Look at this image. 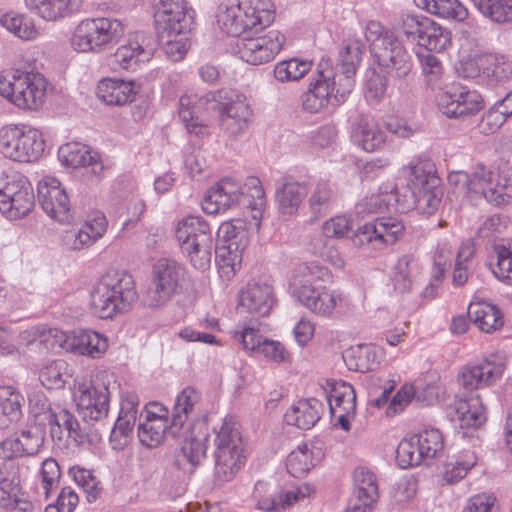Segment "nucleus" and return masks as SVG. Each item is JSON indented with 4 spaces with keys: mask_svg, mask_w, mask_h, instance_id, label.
<instances>
[{
    "mask_svg": "<svg viewBox=\"0 0 512 512\" xmlns=\"http://www.w3.org/2000/svg\"><path fill=\"white\" fill-rule=\"evenodd\" d=\"M185 267L175 260L161 258L152 268V279L142 295V304L148 308H161L179 293L185 277Z\"/></svg>",
    "mask_w": 512,
    "mask_h": 512,
    "instance_id": "11",
    "label": "nucleus"
},
{
    "mask_svg": "<svg viewBox=\"0 0 512 512\" xmlns=\"http://www.w3.org/2000/svg\"><path fill=\"white\" fill-rule=\"evenodd\" d=\"M413 164H415V162H411L408 166L402 169V173L407 180V184L405 186H388L389 192L393 195L391 198L393 209L397 211L405 212L410 209H414L415 207L419 186L414 182V180H416L414 178L415 175L411 174Z\"/></svg>",
    "mask_w": 512,
    "mask_h": 512,
    "instance_id": "39",
    "label": "nucleus"
},
{
    "mask_svg": "<svg viewBox=\"0 0 512 512\" xmlns=\"http://www.w3.org/2000/svg\"><path fill=\"white\" fill-rule=\"evenodd\" d=\"M212 100H216L215 93H208L200 97L196 94H186L180 98L178 114L189 133H194L197 136H205L208 134V129L206 125L199 120L198 114L200 109L205 108Z\"/></svg>",
    "mask_w": 512,
    "mask_h": 512,
    "instance_id": "26",
    "label": "nucleus"
},
{
    "mask_svg": "<svg viewBox=\"0 0 512 512\" xmlns=\"http://www.w3.org/2000/svg\"><path fill=\"white\" fill-rule=\"evenodd\" d=\"M262 30L246 33L237 40V53L240 58L252 65H260L272 60L282 49L285 37L278 30H270L258 35Z\"/></svg>",
    "mask_w": 512,
    "mask_h": 512,
    "instance_id": "17",
    "label": "nucleus"
},
{
    "mask_svg": "<svg viewBox=\"0 0 512 512\" xmlns=\"http://www.w3.org/2000/svg\"><path fill=\"white\" fill-rule=\"evenodd\" d=\"M247 244H237L231 242L230 244H223L219 247L215 246V259L218 265L223 268H230L231 272H235L240 268L242 262V254Z\"/></svg>",
    "mask_w": 512,
    "mask_h": 512,
    "instance_id": "56",
    "label": "nucleus"
},
{
    "mask_svg": "<svg viewBox=\"0 0 512 512\" xmlns=\"http://www.w3.org/2000/svg\"><path fill=\"white\" fill-rule=\"evenodd\" d=\"M405 233L402 220L395 217H381L360 226L352 241L360 248L378 251L394 245Z\"/></svg>",
    "mask_w": 512,
    "mask_h": 512,
    "instance_id": "14",
    "label": "nucleus"
},
{
    "mask_svg": "<svg viewBox=\"0 0 512 512\" xmlns=\"http://www.w3.org/2000/svg\"><path fill=\"white\" fill-rule=\"evenodd\" d=\"M173 439L183 440L181 451L177 456L176 463L186 473H192L206 457V435L194 434L193 427L190 433L182 436H173Z\"/></svg>",
    "mask_w": 512,
    "mask_h": 512,
    "instance_id": "30",
    "label": "nucleus"
},
{
    "mask_svg": "<svg viewBox=\"0 0 512 512\" xmlns=\"http://www.w3.org/2000/svg\"><path fill=\"white\" fill-rule=\"evenodd\" d=\"M469 318L484 332L490 333L503 326L501 311L486 302H473L468 307Z\"/></svg>",
    "mask_w": 512,
    "mask_h": 512,
    "instance_id": "40",
    "label": "nucleus"
},
{
    "mask_svg": "<svg viewBox=\"0 0 512 512\" xmlns=\"http://www.w3.org/2000/svg\"><path fill=\"white\" fill-rule=\"evenodd\" d=\"M413 439L425 459H433L443 452L444 440L438 429H426L413 435Z\"/></svg>",
    "mask_w": 512,
    "mask_h": 512,
    "instance_id": "53",
    "label": "nucleus"
},
{
    "mask_svg": "<svg viewBox=\"0 0 512 512\" xmlns=\"http://www.w3.org/2000/svg\"><path fill=\"white\" fill-rule=\"evenodd\" d=\"M504 370L503 362L483 359L462 367L457 380L466 391H474L494 385L502 377Z\"/></svg>",
    "mask_w": 512,
    "mask_h": 512,
    "instance_id": "23",
    "label": "nucleus"
},
{
    "mask_svg": "<svg viewBox=\"0 0 512 512\" xmlns=\"http://www.w3.org/2000/svg\"><path fill=\"white\" fill-rule=\"evenodd\" d=\"M351 354L358 358V362L354 367L349 366V368L357 371L376 369L382 358L381 350L371 345H360L356 349H352Z\"/></svg>",
    "mask_w": 512,
    "mask_h": 512,
    "instance_id": "63",
    "label": "nucleus"
},
{
    "mask_svg": "<svg viewBox=\"0 0 512 512\" xmlns=\"http://www.w3.org/2000/svg\"><path fill=\"white\" fill-rule=\"evenodd\" d=\"M456 413L461 427H478L486 420L485 408L481 404L478 405L477 399L460 402Z\"/></svg>",
    "mask_w": 512,
    "mask_h": 512,
    "instance_id": "57",
    "label": "nucleus"
},
{
    "mask_svg": "<svg viewBox=\"0 0 512 512\" xmlns=\"http://www.w3.org/2000/svg\"><path fill=\"white\" fill-rule=\"evenodd\" d=\"M69 377L70 365L63 359L51 361L39 371V380L47 389L64 388Z\"/></svg>",
    "mask_w": 512,
    "mask_h": 512,
    "instance_id": "46",
    "label": "nucleus"
},
{
    "mask_svg": "<svg viewBox=\"0 0 512 512\" xmlns=\"http://www.w3.org/2000/svg\"><path fill=\"white\" fill-rule=\"evenodd\" d=\"M169 430L170 425H167L166 419L161 416H147L146 421L138 426V437L143 445L154 448L160 445L166 437L173 438V433Z\"/></svg>",
    "mask_w": 512,
    "mask_h": 512,
    "instance_id": "43",
    "label": "nucleus"
},
{
    "mask_svg": "<svg viewBox=\"0 0 512 512\" xmlns=\"http://www.w3.org/2000/svg\"><path fill=\"white\" fill-rule=\"evenodd\" d=\"M330 279L327 268L316 263H301L294 269L291 277L293 294H299L303 290H310L315 286H322Z\"/></svg>",
    "mask_w": 512,
    "mask_h": 512,
    "instance_id": "37",
    "label": "nucleus"
},
{
    "mask_svg": "<svg viewBox=\"0 0 512 512\" xmlns=\"http://www.w3.org/2000/svg\"><path fill=\"white\" fill-rule=\"evenodd\" d=\"M119 385L108 370L96 372L90 383H81L75 392L77 408L85 422H98L107 417L111 395Z\"/></svg>",
    "mask_w": 512,
    "mask_h": 512,
    "instance_id": "8",
    "label": "nucleus"
},
{
    "mask_svg": "<svg viewBox=\"0 0 512 512\" xmlns=\"http://www.w3.org/2000/svg\"><path fill=\"white\" fill-rule=\"evenodd\" d=\"M124 33L122 23L113 18H87L78 23L71 46L78 52H101L118 42Z\"/></svg>",
    "mask_w": 512,
    "mask_h": 512,
    "instance_id": "10",
    "label": "nucleus"
},
{
    "mask_svg": "<svg viewBox=\"0 0 512 512\" xmlns=\"http://www.w3.org/2000/svg\"><path fill=\"white\" fill-rule=\"evenodd\" d=\"M411 169V174L416 179L414 182L419 186L414 209L431 215L440 204L436 193L440 178L436 175L435 166L430 160H417Z\"/></svg>",
    "mask_w": 512,
    "mask_h": 512,
    "instance_id": "19",
    "label": "nucleus"
},
{
    "mask_svg": "<svg viewBox=\"0 0 512 512\" xmlns=\"http://www.w3.org/2000/svg\"><path fill=\"white\" fill-rule=\"evenodd\" d=\"M181 253L197 270L210 268L215 252L212 230L208 222L199 216H187L179 220L175 227Z\"/></svg>",
    "mask_w": 512,
    "mask_h": 512,
    "instance_id": "6",
    "label": "nucleus"
},
{
    "mask_svg": "<svg viewBox=\"0 0 512 512\" xmlns=\"http://www.w3.org/2000/svg\"><path fill=\"white\" fill-rule=\"evenodd\" d=\"M58 157L61 163L72 168L89 167L94 176H100L103 164L99 161L97 153L79 142H69L60 146Z\"/></svg>",
    "mask_w": 512,
    "mask_h": 512,
    "instance_id": "28",
    "label": "nucleus"
},
{
    "mask_svg": "<svg viewBox=\"0 0 512 512\" xmlns=\"http://www.w3.org/2000/svg\"><path fill=\"white\" fill-rule=\"evenodd\" d=\"M265 203V192L257 177H249L241 184L232 177H225L211 187L202 202L207 214H217L236 207L260 209Z\"/></svg>",
    "mask_w": 512,
    "mask_h": 512,
    "instance_id": "4",
    "label": "nucleus"
},
{
    "mask_svg": "<svg viewBox=\"0 0 512 512\" xmlns=\"http://www.w3.org/2000/svg\"><path fill=\"white\" fill-rule=\"evenodd\" d=\"M437 105L447 117L465 118L477 114L483 108V99L478 92L454 83L438 93Z\"/></svg>",
    "mask_w": 512,
    "mask_h": 512,
    "instance_id": "18",
    "label": "nucleus"
},
{
    "mask_svg": "<svg viewBox=\"0 0 512 512\" xmlns=\"http://www.w3.org/2000/svg\"><path fill=\"white\" fill-rule=\"evenodd\" d=\"M35 206L33 187L28 178L20 173L7 176L0 187V212L10 219L27 216Z\"/></svg>",
    "mask_w": 512,
    "mask_h": 512,
    "instance_id": "15",
    "label": "nucleus"
},
{
    "mask_svg": "<svg viewBox=\"0 0 512 512\" xmlns=\"http://www.w3.org/2000/svg\"><path fill=\"white\" fill-rule=\"evenodd\" d=\"M37 192L38 201L48 216L61 223L73 218L69 197L58 179L44 177L38 182Z\"/></svg>",
    "mask_w": 512,
    "mask_h": 512,
    "instance_id": "20",
    "label": "nucleus"
},
{
    "mask_svg": "<svg viewBox=\"0 0 512 512\" xmlns=\"http://www.w3.org/2000/svg\"><path fill=\"white\" fill-rule=\"evenodd\" d=\"M477 10L496 23L512 21V5L503 0H472Z\"/></svg>",
    "mask_w": 512,
    "mask_h": 512,
    "instance_id": "52",
    "label": "nucleus"
},
{
    "mask_svg": "<svg viewBox=\"0 0 512 512\" xmlns=\"http://www.w3.org/2000/svg\"><path fill=\"white\" fill-rule=\"evenodd\" d=\"M163 52L172 61H180L186 55L189 48L187 35H166L157 33Z\"/></svg>",
    "mask_w": 512,
    "mask_h": 512,
    "instance_id": "62",
    "label": "nucleus"
},
{
    "mask_svg": "<svg viewBox=\"0 0 512 512\" xmlns=\"http://www.w3.org/2000/svg\"><path fill=\"white\" fill-rule=\"evenodd\" d=\"M45 442V430L31 425L0 441V458L6 460L0 465V508L4 512H32L33 503L22 490L19 465L13 462L20 457L35 456Z\"/></svg>",
    "mask_w": 512,
    "mask_h": 512,
    "instance_id": "1",
    "label": "nucleus"
},
{
    "mask_svg": "<svg viewBox=\"0 0 512 512\" xmlns=\"http://www.w3.org/2000/svg\"><path fill=\"white\" fill-rule=\"evenodd\" d=\"M50 432L52 438L57 437L59 440L62 438L61 432L64 429L67 436L78 444L84 442L86 435L82 430L79 422L72 413L68 410L62 409L54 415H50Z\"/></svg>",
    "mask_w": 512,
    "mask_h": 512,
    "instance_id": "42",
    "label": "nucleus"
},
{
    "mask_svg": "<svg viewBox=\"0 0 512 512\" xmlns=\"http://www.w3.org/2000/svg\"><path fill=\"white\" fill-rule=\"evenodd\" d=\"M473 452L467 451L462 457L448 460L444 465L443 481L453 484L463 479L467 472L476 464Z\"/></svg>",
    "mask_w": 512,
    "mask_h": 512,
    "instance_id": "54",
    "label": "nucleus"
},
{
    "mask_svg": "<svg viewBox=\"0 0 512 512\" xmlns=\"http://www.w3.org/2000/svg\"><path fill=\"white\" fill-rule=\"evenodd\" d=\"M200 394L192 387L184 388L176 397L170 423V432L173 436H182L190 433L191 418L199 404Z\"/></svg>",
    "mask_w": 512,
    "mask_h": 512,
    "instance_id": "25",
    "label": "nucleus"
},
{
    "mask_svg": "<svg viewBox=\"0 0 512 512\" xmlns=\"http://www.w3.org/2000/svg\"><path fill=\"white\" fill-rule=\"evenodd\" d=\"M40 484L44 490L45 499L59 488L61 470L60 466L54 458H46L39 471Z\"/></svg>",
    "mask_w": 512,
    "mask_h": 512,
    "instance_id": "58",
    "label": "nucleus"
},
{
    "mask_svg": "<svg viewBox=\"0 0 512 512\" xmlns=\"http://www.w3.org/2000/svg\"><path fill=\"white\" fill-rule=\"evenodd\" d=\"M0 23L6 30L22 40L31 41L38 36L34 21L27 15L9 12L1 17Z\"/></svg>",
    "mask_w": 512,
    "mask_h": 512,
    "instance_id": "47",
    "label": "nucleus"
},
{
    "mask_svg": "<svg viewBox=\"0 0 512 512\" xmlns=\"http://www.w3.org/2000/svg\"><path fill=\"white\" fill-rule=\"evenodd\" d=\"M335 196L333 185L326 180L316 182L309 197V208L315 218L326 215Z\"/></svg>",
    "mask_w": 512,
    "mask_h": 512,
    "instance_id": "49",
    "label": "nucleus"
},
{
    "mask_svg": "<svg viewBox=\"0 0 512 512\" xmlns=\"http://www.w3.org/2000/svg\"><path fill=\"white\" fill-rule=\"evenodd\" d=\"M415 264V256L413 254H404L398 258L395 266V274L393 284L396 290L401 293L411 289L413 280L411 272Z\"/></svg>",
    "mask_w": 512,
    "mask_h": 512,
    "instance_id": "59",
    "label": "nucleus"
},
{
    "mask_svg": "<svg viewBox=\"0 0 512 512\" xmlns=\"http://www.w3.org/2000/svg\"><path fill=\"white\" fill-rule=\"evenodd\" d=\"M216 455L245 456L244 443L236 423L224 419L214 439Z\"/></svg>",
    "mask_w": 512,
    "mask_h": 512,
    "instance_id": "36",
    "label": "nucleus"
},
{
    "mask_svg": "<svg viewBox=\"0 0 512 512\" xmlns=\"http://www.w3.org/2000/svg\"><path fill=\"white\" fill-rule=\"evenodd\" d=\"M331 387L328 394V403L331 415H335V411L356 410V393L353 386L345 381L329 382Z\"/></svg>",
    "mask_w": 512,
    "mask_h": 512,
    "instance_id": "45",
    "label": "nucleus"
},
{
    "mask_svg": "<svg viewBox=\"0 0 512 512\" xmlns=\"http://www.w3.org/2000/svg\"><path fill=\"white\" fill-rule=\"evenodd\" d=\"M323 404L316 398L301 399L293 404L284 415L288 425L309 430L320 420Z\"/></svg>",
    "mask_w": 512,
    "mask_h": 512,
    "instance_id": "33",
    "label": "nucleus"
},
{
    "mask_svg": "<svg viewBox=\"0 0 512 512\" xmlns=\"http://www.w3.org/2000/svg\"><path fill=\"white\" fill-rule=\"evenodd\" d=\"M253 112L244 95H236L221 108V125L233 137L244 133L251 121Z\"/></svg>",
    "mask_w": 512,
    "mask_h": 512,
    "instance_id": "24",
    "label": "nucleus"
},
{
    "mask_svg": "<svg viewBox=\"0 0 512 512\" xmlns=\"http://www.w3.org/2000/svg\"><path fill=\"white\" fill-rule=\"evenodd\" d=\"M312 68V62L299 58L281 61L274 68V77L279 82H291L302 79Z\"/></svg>",
    "mask_w": 512,
    "mask_h": 512,
    "instance_id": "50",
    "label": "nucleus"
},
{
    "mask_svg": "<svg viewBox=\"0 0 512 512\" xmlns=\"http://www.w3.org/2000/svg\"><path fill=\"white\" fill-rule=\"evenodd\" d=\"M82 0H25L26 8L46 21H56L76 12Z\"/></svg>",
    "mask_w": 512,
    "mask_h": 512,
    "instance_id": "34",
    "label": "nucleus"
},
{
    "mask_svg": "<svg viewBox=\"0 0 512 512\" xmlns=\"http://www.w3.org/2000/svg\"><path fill=\"white\" fill-rule=\"evenodd\" d=\"M24 396L12 386L0 387V429L14 428L23 416Z\"/></svg>",
    "mask_w": 512,
    "mask_h": 512,
    "instance_id": "35",
    "label": "nucleus"
},
{
    "mask_svg": "<svg viewBox=\"0 0 512 512\" xmlns=\"http://www.w3.org/2000/svg\"><path fill=\"white\" fill-rule=\"evenodd\" d=\"M307 194L304 183L286 181L276 192V202L281 213L294 214Z\"/></svg>",
    "mask_w": 512,
    "mask_h": 512,
    "instance_id": "41",
    "label": "nucleus"
},
{
    "mask_svg": "<svg viewBox=\"0 0 512 512\" xmlns=\"http://www.w3.org/2000/svg\"><path fill=\"white\" fill-rule=\"evenodd\" d=\"M138 294L132 275L123 270H110L102 275L90 292V307L101 319H111L129 311Z\"/></svg>",
    "mask_w": 512,
    "mask_h": 512,
    "instance_id": "2",
    "label": "nucleus"
},
{
    "mask_svg": "<svg viewBox=\"0 0 512 512\" xmlns=\"http://www.w3.org/2000/svg\"><path fill=\"white\" fill-rule=\"evenodd\" d=\"M195 12L186 0H160L154 13L157 33L187 35L194 27Z\"/></svg>",
    "mask_w": 512,
    "mask_h": 512,
    "instance_id": "16",
    "label": "nucleus"
},
{
    "mask_svg": "<svg viewBox=\"0 0 512 512\" xmlns=\"http://www.w3.org/2000/svg\"><path fill=\"white\" fill-rule=\"evenodd\" d=\"M294 296L307 309L323 316L330 315L337 304L335 292L328 290L325 285L315 286L310 288V290H303Z\"/></svg>",
    "mask_w": 512,
    "mask_h": 512,
    "instance_id": "38",
    "label": "nucleus"
},
{
    "mask_svg": "<svg viewBox=\"0 0 512 512\" xmlns=\"http://www.w3.org/2000/svg\"><path fill=\"white\" fill-rule=\"evenodd\" d=\"M286 466L293 477H301L309 472L313 464L308 446L301 445L292 451L287 457Z\"/></svg>",
    "mask_w": 512,
    "mask_h": 512,
    "instance_id": "64",
    "label": "nucleus"
},
{
    "mask_svg": "<svg viewBox=\"0 0 512 512\" xmlns=\"http://www.w3.org/2000/svg\"><path fill=\"white\" fill-rule=\"evenodd\" d=\"M316 77L301 96L304 111L316 114L325 110L328 105L346 101L349 94H339L341 86L334 82V67L329 59L322 58L317 65Z\"/></svg>",
    "mask_w": 512,
    "mask_h": 512,
    "instance_id": "12",
    "label": "nucleus"
},
{
    "mask_svg": "<svg viewBox=\"0 0 512 512\" xmlns=\"http://www.w3.org/2000/svg\"><path fill=\"white\" fill-rule=\"evenodd\" d=\"M364 55V45L360 40L349 39L343 42L339 51L338 63L334 68V84L341 86L339 94H350L355 85V75Z\"/></svg>",
    "mask_w": 512,
    "mask_h": 512,
    "instance_id": "22",
    "label": "nucleus"
},
{
    "mask_svg": "<svg viewBox=\"0 0 512 512\" xmlns=\"http://www.w3.org/2000/svg\"><path fill=\"white\" fill-rule=\"evenodd\" d=\"M214 477L224 483L232 481L245 464L246 456L216 455Z\"/></svg>",
    "mask_w": 512,
    "mask_h": 512,
    "instance_id": "55",
    "label": "nucleus"
},
{
    "mask_svg": "<svg viewBox=\"0 0 512 512\" xmlns=\"http://www.w3.org/2000/svg\"><path fill=\"white\" fill-rule=\"evenodd\" d=\"M354 493L358 500L375 502L378 497L376 476L365 468H357L354 472Z\"/></svg>",
    "mask_w": 512,
    "mask_h": 512,
    "instance_id": "51",
    "label": "nucleus"
},
{
    "mask_svg": "<svg viewBox=\"0 0 512 512\" xmlns=\"http://www.w3.org/2000/svg\"><path fill=\"white\" fill-rule=\"evenodd\" d=\"M154 52L145 33H137L134 39L120 46L113 54V61L123 69H131L139 62L148 61Z\"/></svg>",
    "mask_w": 512,
    "mask_h": 512,
    "instance_id": "29",
    "label": "nucleus"
},
{
    "mask_svg": "<svg viewBox=\"0 0 512 512\" xmlns=\"http://www.w3.org/2000/svg\"><path fill=\"white\" fill-rule=\"evenodd\" d=\"M415 4L428 13L446 19L463 21L468 10L458 0H414Z\"/></svg>",
    "mask_w": 512,
    "mask_h": 512,
    "instance_id": "44",
    "label": "nucleus"
},
{
    "mask_svg": "<svg viewBox=\"0 0 512 512\" xmlns=\"http://www.w3.org/2000/svg\"><path fill=\"white\" fill-rule=\"evenodd\" d=\"M139 85L134 81L103 79L97 87V96L108 105L121 106L134 101Z\"/></svg>",
    "mask_w": 512,
    "mask_h": 512,
    "instance_id": "31",
    "label": "nucleus"
},
{
    "mask_svg": "<svg viewBox=\"0 0 512 512\" xmlns=\"http://www.w3.org/2000/svg\"><path fill=\"white\" fill-rule=\"evenodd\" d=\"M426 460L420 449H418L413 436L402 440L396 449V461L399 467L407 469L419 465Z\"/></svg>",
    "mask_w": 512,
    "mask_h": 512,
    "instance_id": "61",
    "label": "nucleus"
},
{
    "mask_svg": "<svg viewBox=\"0 0 512 512\" xmlns=\"http://www.w3.org/2000/svg\"><path fill=\"white\" fill-rule=\"evenodd\" d=\"M274 19L270 0H241L235 5H220L217 23L227 35L240 39L246 33L263 30Z\"/></svg>",
    "mask_w": 512,
    "mask_h": 512,
    "instance_id": "5",
    "label": "nucleus"
},
{
    "mask_svg": "<svg viewBox=\"0 0 512 512\" xmlns=\"http://www.w3.org/2000/svg\"><path fill=\"white\" fill-rule=\"evenodd\" d=\"M42 134L33 128L6 125L0 129V152L17 162H33L44 152Z\"/></svg>",
    "mask_w": 512,
    "mask_h": 512,
    "instance_id": "13",
    "label": "nucleus"
},
{
    "mask_svg": "<svg viewBox=\"0 0 512 512\" xmlns=\"http://www.w3.org/2000/svg\"><path fill=\"white\" fill-rule=\"evenodd\" d=\"M274 301L273 287L265 282L248 283L240 295V307L261 317L270 312Z\"/></svg>",
    "mask_w": 512,
    "mask_h": 512,
    "instance_id": "27",
    "label": "nucleus"
},
{
    "mask_svg": "<svg viewBox=\"0 0 512 512\" xmlns=\"http://www.w3.org/2000/svg\"><path fill=\"white\" fill-rule=\"evenodd\" d=\"M352 137L367 152L380 149L386 141V135L379 124L373 118L365 115L358 116L354 121Z\"/></svg>",
    "mask_w": 512,
    "mask_h": 512,
    "instance_id": "32",
    "label": "nucleus"
},
{
    "mask_svg": "<svg viewBox=\"0 0 512 512\" xmlns=\"http://www.w3.org/2000/svg\"><path fill=\"white\" fill-rule=\"evenodd\" d=\"M33 338L28 343L39 338L40 342H50L51 346H58L66 352L77 356H87L93 359L100 358L108 348L107 338L89 329H76L64 332L57 328H34L24 332Z\"/></svg>",
    "mask_w": 512,
    "mask_h": 512,
    "instance_id": "7",
    "label": "nucleus"
},
{
    "mask_svg": "<svg viewBox=\"0 0 512 512\" xmlns=\"http://www.w3.org/2000/svg\"><path fill=\"white\" fill-rule=\"evenodd\" d=\"M454 177L455 183L462 182L468 192L481 194L494 205L508 204L512 200V172L508 169L491 171L478 164L471 174L458 172L450 176V180Z\"/></svg>",
    "mask_w": 512,
    "mask_h": 512,
    "instance_id": "9",
    "label": "nucleus"
},
{
    "mask_svg": "<svg viewBox=\"0 0 512 512\" xmlns=\"http://www.w3.org/2000/svg\"><path fill=\"white\" fill-rule=\"evenodd\" d=\"M70 473L77 485L86 493V497L89 502H93L99 498L102 492V487L100 486V482L93 475L92 471L79 466H74L70 469Z\"/></svg>",
    "mask_w": 512,
    "mask_h": 512,
    "instance_id": "60",
    "label": "nucleus"
},
{
    "mask_svg": "<svg viewBox=\"0 0 512 512\" xmlns=\"http://www.w3.org/2000/svg\"><path fill=\"white\" fill-rule=\"evenodd\" d=\"M423 26L425 30L419 39V45L427 49L426 52L436 51L441 52L445 50L451 43V34L440 25L436 24L433 20L425 21Z\"/></svg>",
    "mask_w": 512,
    "mask_h": 512,
    "instance_id": "48",
    "label": "nucleus"
},
{
    "mask_svg": "<svg viewBox=\"0 0 512 512\" xmlns=\"http://www.w3.org/2000/svg\"><path fill=\"white\" fill-rule=\"evenodd\" d=\"M46 96V80L40 73L14 72V98L12 103L22 109L36 110Z\"/></svg>",
    "mask_w": 512,
    "mask_h": 512,
    "instance_id": "21",
    "label": "nucleus"
},
{
    "mask_svg": "<svg viewBox=\"0 0 512 512\" xmlns=\"http://www.w3.org/2000/svg\"><path fill=\"white\" fill-rule=\"evenodd\" d=\"M365 37L380 72L393 80V85L406 79L413 68L412 55L397 37L378 21H369Z\"/></svg>",
    "mask_w": 512,
    "mask_h": 512,
    "instance_id": "3",
    "label": "nucleus"
}]
</instances>
